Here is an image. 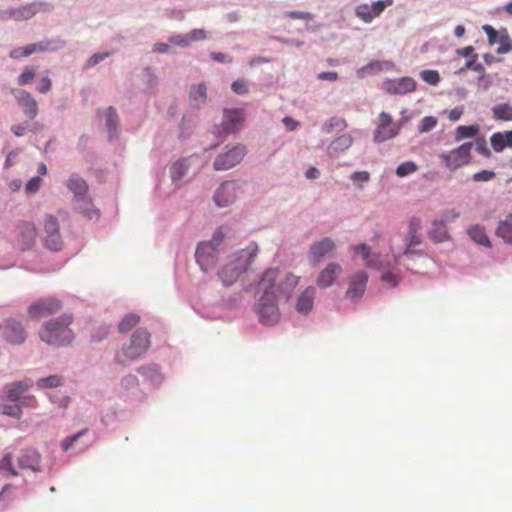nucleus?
<instances>
[{"label":"nucleus","instance_id":"1","mask_svg":"<svg viewBox=\"0 0 512 512\" xmlns=\"http://www.w3.org/2000/svg\"><path fill=\"white\" fill-rule=\"evenodd\" d=\"M277 279V269L269 268L265 270L264 275L260 278L259 285H257V289H259L260 298L257 303H255L254 311L255 315L259 317L260 323L265 326H273L277 323L279 319V310L276 305V296H274L273 291V282H276Z\"/></svg>","mask_w":512,"mask_h":512},{"label":"nucleus","instance_id":"2","mask_svg":"<svg viewBox=\"0 0 512 512\" xmlns=\"http://www.w3.org/2000/svg\"><path fill=\"white\" fill-rule=\"evenodd\" d=\"M257 252L258 246L252 242L245 249L231 255L230 261L226 262L225 266L221 267L220 272H218L221 283L225 284V286L234 284L239 276L247 271Z\"/></svg>","mask_w":512,"mask_h":512},{"label":"nucleus","instance_id":"3","mask_svg":"<svg viewBox=\"0 0 512 512\" xmlns=\"http://www.w3.org/2000/svg\"><path fill=\"white\" fill-rule=\"evenodd\" d=\"M70 323L71 317L68 314H64L60 318L46 323L40 331L41 341L54 346H62L70 343L73 337L70 328H68Z\"/></svg>","mask_w":512,"mask_h":512},{"label":"nucleus","instance_id":"4","mask_svg":"<svg viewBox=\"0 0 512 512\" xmlns=\"http://www.w3.org/2000/svg\"><path fill=\"white\" fill-rule=\"evenodd\" d=\"M149 333L145 329L135 330L130 336L129 344L122 347L120 353L116 354V362L119 365H125L127 361H134L140 358L148 351Z\"/></svg>","mask_w":512,"mask_h":512},{"label":"nucleus","instance_id":"5","mask_svg":"<svg viewBox=\"0 0 512 512\" xmlns=\"http://www.w3.org/2000/svg\"><path fill=\"white\" fill-rule=\"evenodd\" d=\"M224 239V234L221 228L215 231L212 240L209 242L200 243L195 250V261L199 264L202 271L207 272L214 266L216 260V247L221 244Z\"/></svg>","mask_w":512,"mask_h":512},{"label":"nucleus","instance_id":"6","mask_svg":"<svg viewBox=\"0 0 512 512\" xmlns=\"http://www.w3.org/2000/svg\"><path fill=\"white\" fill-rule=\"evenodd\" d=\"M32 386L33 382L30 379L9 383L6 388H4L1 400L21 403L24 406H32V408H36V398L32 395H23L31 389Z\"/></svg>","mask_w":512,"mask_h":512},{"label":"nucleus","instance_id":"7","mask_svg":"<svg viewBox=\"0 0 512 512\" xmlns=\"http://www.w3.org/2000/svg\"><path fill=\"white\" fill-rule=\"evenodd\" d=\"M488 37L489 48L496 51L497 55H507L512 52V39L506 28L495 29L490 25L481 27Z\"/></svg>","mask_w":512,"mask_h":512},{"label":"nucleus","instance_id":"8","mask_svg":"<svg viewBox=\"0 0 512 512\" xmlns=\"http://www.w3.org/2000/svg\"><path fill=\"white\" fill-rule=\"evenodd\" d=\"M243 157H245V147L243 145L226 146L225 151L216 156L215 161H213V169L216 171L232 169L242 161Z\"/></svg>","mask_w":512,"mask_h":512},{"label":"nucleus","instance_id":"9","mask_svg":"<svg viewBox=\"0 0 512 512\" xmlns=\"http://www.w3.org/2000/svg\"><path fill=\"white\" fill-rule=\"evenodd\" d=\"M242 193V184L236 181H225L221 183L220 187L216 188L215 195H213V202L216 207L225 208L234 204L235 200Z\"/></svg>","mask_w":512,"mask_h":512},{"label":"nucleus","instance_id":"10","mask_svg":"<svg viewBox=\"0 0 512 512\" xmlns=\"http://www.w3.org/2000/svg\"><path fill=\"white\" fill-rule=\"evenodd\" d=\"M474 148L476 151H479V141L476 142H468L458 147L457 149L452 150V152L444 155V162L447 165L448 169L455 170L460 166L469 163V158L471 157V149Z\"/></svg>","mask_w":512,"mask_h":512},{"label":"nucleus","instance_id":"11","mask_svg":"<svg viewBox=\"0 0 512 512\" xmlns=\"http://www.w3.org/2000/svg\"><path fill=\"white\" fill-rule=\"evenodd\" d=\"M44 246L52 252L62 249V237L60 236L59 222L52 215L44 217Z\"/></svg>","mask_w":512,"mask_h":512},{"label":"nucleus","instance_id":"12","mask_svg":"<svg viewBox=\"0 0 512 512\" xmlns=\"http://www.w3.org/2000/svg\"><path fill=\"white\" fill-rule=\"evenodd\" d=\"M399 133V124L393 121V118L386 113L379 114V123L374 130V142L382 143L386 140H391Z\"/></svg>","mask_w":512,"mask_h":512},{"label":"nucleus","instance_id":"13","mask_svg":"<svg viewBox=\"0 0 512 512\" xmlns=\"http://www.w3.org/2000/svg\"><path fill=\"white\" fill-rule=\"evenodd\" d=\"M62 308L59 299L43 298L28 307V316L32 319L46 318Z\"/></svg>","mask_w":512,"mask_h":512},{"label":"nucleus","instance_id":"14","mask_svg":"<svg viewBox=\"0 0 512 512\" xmlns=\"http://www.w3.org/2000/svg\"><path fill=\"white\" fill-rule=\"evenodd\" d=\"M392 4L393 0H379L371 4H361L354 8V15L362 22L371 23L373 19L385 11V8Z\"/></svg>","mask_w":512,"mask_h":512},{"label":"nucleus","instance_id":"15","mask_svg":"<svg viewBox=\"0 0 512 512\" xmlns=\"http://www.w3.org/2000/svg\"><path fill=\"white\" fill-rule=\"evenodd\" d=\"M382 89L388 95H405L415 90V81L411 77L387 79L382 83Z\"/></svg>","mask_w":512,"mask_h":512},{"label":"nucleus","instance_id":"16","mask_svg":"<svg viewBox=\"0 0 512 512\" xmlns=\"http://www.w3.org/2000/svg\"><path fill=\"white\" fill-rule=\"evenodd\" d=\"M36 240V227L31 222H21L17 224V243L18 248L25 251L33 247Z\"/></svg>","mask_w":512,"mask_h":512},{"label":"nucleus","instance_id":"17","mask_svg":"<svg viewBox=\"0 0 512 512\" xmlns=\"http://www.w3.org/2000/svg\"><path fill=\"white\" fill-rule=\"evenodd\" d=\"M2 337L12 345H21L26 340V331L18 320L10 318L4 324Z\"/></svg>","mask_w":512,"mask_h":512},{"label":"nucleus","instance_id":"18","mask_svg":"<svg viewBox=\"0 0 512 512\" xmlns=\"http://www.w3.org/2000/svg\"><path fill=\"white\" fill-rule=\"evenodd\" d=\"M18 468L30 472L41 471V455L32 448L24 449L17 457Z\"/></svg>","mask_w":512,"mask_h":512},{"label":"nucleus","instance_id":"19","mask_svg":"<svg viewBox=\"0 0 512 512\" xmlns=\"http://www.w3.org/2000/svg\"><path fill=\"white\" fill-rule=\"evenodd\" d=\"M342 273V268L340 264L335 262H328L327 266L324 269L320 270L319 275L316 278V285L321 289H326L333 286L334 281L340 276Z\"/></svg>","mask_w":512,"mask_h":512},{"label":"nucleus","instance_id":"20","mask_svg":"<svg viewBox=\"0 0 512 512\" xmlns=\"http://www.w3.org/2000/svg\"><path fill=\"white\" fill-rule=\"evenodd\" d=\"M456 218H458V213L453 210H449L445 212L444 220H434V222H432L431 232H429L432 241L442 243L447 240L448 233L446 232L445 222L453 221Z\"/></svg>","mask_w":512,"mask_h":512},{"label":"nucleus","instance_id":"21","mask_svg":"<svg viewBox=\"0 0 512 512\" xmlns=\"http://www.w3.org/2000/svg\"><path fill=\"white\" fill-rule=\"evenodd\" d=\"M334 251V242L330 238H322L319 241L312 243L309 248V258L311 262L317 264L321 259L330 255Z\"/></svg>","mask_w":512,"mask_h":512},{"label":"nucleus","instance_id":"22","mask_svg":"<svg viewBox=\"0 0 512 512\" xmlns=\"http://www.w3.org/2000/svg\"><path fill=\"white\" fill-rule=\"evenodd\" d=\"M298 284L299 277L293 274H286L285 278L281 280L278 286L273 284V288L270 291L275 294V297H285L286 299H289V297H291L292 291H294Z\"/></svg>","mask_w":512,"mask_h":512},{"label":"nucleus","instance_id":"23","mask_svg":"<svg viewBox=\"0 0 512 512\" xmlns=\"http://www.w3.org/2000/svg\"><path fill=\"white\" fill-rule=\"evenodd\" d=\"M367 285V274L363 271H358L351 277L350 286L346 290V297L348 299H357L362 296Z\"/></svg>","mask_w":512,"mask_h":512},{"label":"nucleus","instance_id":"24","mask_svg":"<svg viewBox=\"0 0 512 512\" xmlns=\"http://www.w3.org/2000/svg\"><path fill=\"white\" fill-rule=\"evenodd\" d=\"M243 121V110L231 109L225 110L223 113V121H221V128L227 133H233L237 131V127Z\"/></svg>","mask_w":512,"mask_h":512},{"label":"nucleus","instance_id":"25","mask_svg":"<svg viewBox=\"0 0 512 512\" xmlns=\"http://www.w3.org/2000/svg\"><path fill=\"white\" fill-rule=\"evenodd\" d=\"M67 188H69L70 192L74 193L75 201L89 205V198L86 196L88 185H86V182L83 179L70 177V179L67 180Z\"/></svg>","mask_w":512,"mask_h":512},{"label":"nucleus","instance_id":"26","mask_svg":"<svg viewBox=\"0 0 512 512\" xmlns=\"http://www.w3.org/2000/svg\"><path fill=\"white\" fill-rule=\"evenodd\" d=\"M15 98H17L18 106L22 107L23 114L30 119H34L37 115V105L33 97L26 91H20Z\"/></svg>","mask_w":512,"mask_h":512},{"label":"nucleus","instance_id":"27","mask_svg":"<svg viewBox=\"0 0 512 512\" xmlns=\"http://www.w3.org/2000/svg\"><path fill=\"white\" fill-rule=\"evenodd\" d=\"M491 147L497 153L506 148H512V130L492 134Z\"/></svg>","mask_w":512,"mask_h":512},{"label":"nucleus","instance_id":"28","mask_svg":"<svg viewBox=\"0 0 512 512\" xmlns=\"http://www.w3.org/2000/svg\"><path fill=\"white\" fill-rule=\"evenodd\" d=\"M351 251L356 255H360L366 266L377 267L378 254L373 253L372 250H370V247L366 244L353 245L351 246Z\"/></svg>","mask_w":512,"mask_h":512},{"label":"nucleus","instance_id":"29","mask_svg":"<svg viewBox=\"0 0 512 512\" xmlns=\"http://www.w3.org/2000/svg\"><path fill=\"white\" fill-rule=\"evenodd\" d=\"M4 14H10L15 21H25L36 14V8L34 4H27L19 8L4 10Z\"/></svg>","mask_w":512,"mask_h":512},{"label":"nucleus","instance_id":"30","mask_svg":"<svg viewBox=\"0 0 512 512\" xmlns=\"http://www.w3.org/2000/svg\"><path fill=\"white\" fill-rule=\"evenodd\" d=\"M314 297L315 289L307 287L306 290L299 295L298 302H296V310H298L299 313H307L312 310Z\"/></svg>","mask_w":512,"mask_h":512},{"label":"nucleus","instance_id":"31","mask_svg":"<svg viewBox=\"0 0 512 512\" xmlns=\"http://www.w3.org/2000/svg\"><path fill=\"white\" fill-rule=\"evenodd\" d=\"M492 117L497 121H512V107L507 103H502L492 108Z\"/></svg>","mask_w":512,"mask_h":512},{"label":"nucleus","instance_id":"32","mask_svg":"<svg viewBox=\"0 0 512 512\" xmlns=\"http://www.w3.org/2000/svg\"><path fill=\"white\" fill-rule=\"evenodd\" d=\"M190 167V158H182L171 166V178L173 181H180Z\"/></svg>","mask_w":512,"mask_h":512},{"label":"nucleus","instance_id":"33","mask_svg":"<svg viewBox=\"0 0 512 512\" xmlns=\"http://www.w3.org/2000/svg\"><path fill=\"white\" fill-rule=\"evenodd\" d=\"M497 236L504 239L505 243L512 244V218H505L497 227Z\"/></svg>","mask_w":512,"mask_h":512},{"label":"nucleus","instance_id":"34","mask_svg":"<svg viewBox=\"0 0 512 512\" xmlns=\"http://www.w3.org/2000/svg\"><path fill=\"white\" fill-rule=\"evenodd\" d=\"M104 120H106V129H108L109 137L114 135L117 129V114L113 107H108L103 111Z\"/></svg>","mask_w":512,"mask_h":512},{"label":"nucleus","instance_id":"35","mask_svg":"<svg viewBox=\"0 0 512 512\" xmlns=\"http://www.w3.org/2000/svg\"><path fill=\"white\" fill-rule=\"evenodd\" d=\"M140 321V317L136 314H128L122 318L121 322L118 325V331L122 334L127 333L131 329H133L138 322Z\"/></svg>","mask_w":512,"mask_h":512},{"label":"nucleus","instance_id":"36","mask_svg":"<svg viewBox=\"0 0 512 512\" xmlns=\"http://www.w3.org/2000/svg\"><path fill=\"white\" fill-rule=\"evenodd\" d=\"M0 473L4 475V477H16L18 476V472L15 470L13 465H11V454L7 453L2 456L0 459Z\"/></svg>","mask_w":512,"mask_h":512},{"label":"nucleus","instance_id":"37","mask_svg":"<svg viewBox=\"0 0 512 512\" xmlns=\"http://www.w3.org/2000/svg\"><path fill=\"white\" fill-rule=\"evenodd\" d=\"M27 407L28 406H24L20 402H15L14 404H2V414L19 419L21 417V409Z\"/></svg>","mask_w":512,"mask_h":512},{"label":"nucleus","instance_id":"38","mask_svg":"<svg viewBox=\"0 0 512 512\" xmlns=\"http://www.w3.org/2000/svg\"><path fill=\"white\" fill-rule=\"evenodd\" d=\"M62 384V378L58 375H50L46 378H40V380L36 381V385H38L41 389L48 388H56Z\"/></svg>","mask_w":512,"mask_h":512},{"label":"nucleus","instance_id":"39","mask_svg":"<svg viewBox=\"0 0 512 512\" xmlns=\"http://www.w3.org/2000/svg\"><path fill=\"white\" fill-rule=\"evenodd\" d=\"M190 99L194 102L204 103L206 99V87L203 84L194 85L190 88Z\"/></svg>","mask_w":512,"mask_h":512},{"label":"nucleus","instance_id":"40","mask_svg":"<svg viewBox=\"0 0 512 512\" xmlns=\"http://www.w3.org/2000/svg\"><path fill=\"white\" fill-rule=\"evenodd\" d=\"M479 132V126L471 125V126H458L457 128V140H463L465 138H470Z\"/></svg>","mask_w":512,"mask_h":512},{"label":"nucleus","instance_id":"41","mask_svg":"<svg viewBox=\"0 0 512 512\" xmlns=\"http://www.w3.org/2000/svg\"><path fill=\"white\" fill-rule=\"evenodd\" d=\"M416 171H417V165L413 161H406V162L398 165L397 171H395V173H397L398 177H405V176L411 175L412 173H414Z\"/></svg>","mask_w":512,"mask_h":512},{"label":"nucleus","instance_id":"42","mask_svg":"<svg viewBox=\"0 0 512 512\" xmlns=\"http://www.w3.org/2000/svg\"><path fill=\"white\" fill-rule=\"evenodd\" d=\"M77 202V206H75V209L79 210V213L83 215V217L92 220L94 217L97 216L96 209L93 208V204L90 203V205H86L84 203H81L79 201Z\"/></svg>","mask_w":512,"mask_h":512},{"label":"nucleus","instance_id":"43","mask_svg":"<svg viewBox=\"0 0 512 512\" xmlns=\"http://www.w3.org/2000/svg\"><path fill=\"white\" fill-rule=\"evenodd\" d=\"M437 126V119L434 116H426L419 122V133H426Z\"/></svg>","mask_w":512,"mask_h":512},{"label":"nucleus","instance_id":"44","mask_svg":"<svg viewBox=\"0 0 512 512\" xmlns=\"http://www.w3.org/2000/svg\"><path fill=\"white\" fill-rule=\"evenodd\" d=\"M421 79L432 86H436L440 82V76L436 70L421 71Z\"/></svg>","mask_w":512,"mask_h":512},{"label":"nucleus","instance_id":"45","mask_svg":"<svg viewBox=\"0 0 512 512\" xmlns=\"http://www.w3.org/2000/svg\"><path fill=\"white\" fill-rule=\"evenodd\" d=\"M20 51L25 55H31L33 53H40L47 50V44H28L25 47H18Z\"/></svg>","mask_w":512,"mask_h":512},{"label":"nucleus","instance_id":"46","mask_svg":"<svg viewBox=\"0 0 512 512\" xmlns=\"http://www.w3.org/2000/svg\"><path fill=\"white\" fill-rule=\"evenodd\" d=\"M85 432H86V430H82V431L77 432L74 435H71L68 438L62 440V443H61L62 451H68V449H70L73 446L75 441H77L80 437H82Z\"/></svg>","mask_w":512,"mask_h":512},{"label":"nucleus","instance_id":"47","mask_svg":"<svg viewBox=\"0 0 512 512\" xmlns=\"http://www.w3.org/2000/svg\"><path fill=\"white\" fill-rule=\"evenodd\" d=\"M41 182L42 181L40 177H32V179L28 180L27 185H25V192L28 194H35L37 191H39Z\"/></svg>","mask_w":512,"mask_h":512},{"label":"nucleus","instance_id":"48","mask_svg":"<svg viewBox=\"0 0 512 512\" xmlns=\"http://www.w3.org/2000/svg\"><path fill=\"white\" fill-rule=\"evenodd\" d=\"M34 78V71L29 69V68H25V70H23L22 74H20V76H18V85L20 86H26L28 85V83H30Z\"/></svg>","mask_w":512,"mask_h":512},{"label":"nucleus","instance_id":"49","mask_svg":"<svg viewBox=\"0 0 512 512\" xmlns=\"http://www.w3.org/2000/svg\"><path fill=\"white\" fill-rule=\"evenodd\" d=\"M121 386L126 390H131L138 386V379L133 375L124 376L121 380Z\"/></svg>","mask_w":512,"mask_h":512},{"label":"nucleus","instance_id":"50","mask_svg":"<svg viewBox=\"0 0 512 512\" xmlns=\"http://www.w3.org/2000/svg\"><path fill=\"white\" fill-rule=\"evenodd\" d=\"M182 36H184L188 39H191L194 42H198L200 40L206 39V31L203 29H194V30L190 31L189 33L184 34Z\"/></svg>","mask_w":512,"mask_h":512},{"label":"nucleus","instance_id":"51","mask_svg":"<svg viewBox=\"0 0 512 512\" xmlns=\"http://www.w3.org/2000/svg\"><path fill=\"white\" fill-rule=\"evenodd\" d=\"M169 42H171L172 44H174L176 46L188 47L190 45V43L193 42V40H191L183 35H176V36H171V38H169Z\"/></svg>","mask_w":512,"mask_h":512},{"label":"nucleus","instance_id":"52","mask_svg":"<svg viewBox=\"0 0 512 512\" xmlns=\"http://www.w3.org/2000/svg\"><path fill=\"white\" fill-rule=\"evenodd\" d=\"M231 90L238 95H246L248 93L247 85L242 79H238L231 84Z\"/></svg>","mask_w":512,"mask_h":512},{"label":"nucleus","instance_id":"53","mask_svg":"<svg viewBox=\"0 0 512 512\" xmlns=\"http://www.w3.org/2000/svg\"><path fill=\"white\" fill-rule=\"evenodd\" d=\"M419 244H420L419 235L408 233V236H406L405 254H409V249H411L414 246H419Z\"/></svg>","mask_w":512,"mask_h":512},{"label":"nucleus","instance_id":"54","mask_svg":"<svg viewBox=\"0 0 512 512\" xmlns=\"http://www.w3.org/2000/svg\"><path fill=\"white\" fill-rule=\"evenodd\" d=\"M461 115H463V106H458L447 111L448 120H450V122L458 121L461 118Z\"/></svg>","mask_w":512,"mask_h":512},{"label":"nucleus","instance_id":"55","mask_svg":"<svg viewBox=\"0 0 512 512\" xmlns=\"http://www.w3.org/2000/svg\"><path fill=\"white\" fill-rule=\"evenodd\" d=\"M50 90V79L48 77H43L38 82V86H36V91L40 94H45Z\"/></svg>","mask_w":512,"mask_h":512},{"label":"nucleus","instance_id":"56","mask_svg":"<svg viewBox=\"0 0 512 512\" xmlns=\"http://www.w3.org/2000/svg\"><path fill=\"white\" fill-rule=\"evenodd\" d=\"M369 177L370 176H368L367 171H358V172H354L353 174H351V181H353L354 183H358V182L365 183L368 181Z\"/></svg>","mask_w":512,"mask_h":512},{"label":"nucleus","instance_id":"57","mask_svg":"<svg viewBox=\"0 0 512 512\" xmlns=\"http://www.w3.org/2000/svg\"><path fill=\"white\" fill-rule=\"evenodd\" d=\"M108 56H109L108 53L93 54L92 57H90V59H88L87 66L88 67L96 66V64L103 61Z\"/></svg>","mask_w":512,"mask_h":512},{"label":"nucleus","instance_id":"58","mask_svg":"<svg viewBox=\"0 0 512 512\" xmlns=\"http://www.w3.org/2000/svg\"><path fill=\"white\" fill-rule=\"evenodd\" d=\"M286 17L290 19H301V20H310L312 16L307 12H299V11H291L286 13Z\"/></svg>","mask_w":512,"mask_h":512},{"label":"nucleus","instance_id":"59","mask_svg":"<svg viewBox=\"0 0 512 512\" xmlns=\"http://www.w3.org/2000/svg\"><path fill=\"white\" fill-rule=\"evenodd\" d=\"M420 230V220L418 217H413L408 222V233L417 234Z\"/></svg>","mask_w":512,"mask_h":512},{"label":"nucleus","instance_id":"60","mask_svg":"<svg viewBox=\"0 0 512 512\" xmlns=\"http://www.w3.org/2000/svg\"><path fill=\"white\" fill-rule=\"evenodd\" d=\"M382 281L390 284V286H396L398 284V276L391 272H385V274L382 275Z\"/></svg>","mask_w":512,"mask_h":512},{"label":"nucleus","instance_id":"61","mask_svg":"<svg viewBox=\"0 0 512 512\" xmlns=\"http://www.w3.org/2000/svg\"><path fill=\"white\" fill-rule=\"evenodd\" d=\"M317 79L335 82L336 80H338V74L333 71L322 72L319 74V76H317Z\"/></svg>","mask_w":512,"mask_h":512},{"label":"nucleus","instance_id":"62","mask_svg":"<svg viewBox=\"0 0 512 512\" xmlns=\"http://www.w3.org/2000/svg\"><path fill=\"white\" fill-rule=\"evenodd\" d=\"M333 145H335L337 147L347 148V147L351 146V137H349V136L338 137V139L335 140V142H333Z\"/></svg>","mask_w":512,"mask_h":512},{"label":"nucleus","instance_id":"63","mask_svg":"<svg viewBox=\"0 0 512 512\" xmlns=\"http://www.w3.org/2000/svg\"><path fill=\"white\" fill-rule=\"evenodd\" d=\"M283 124H285L286 130L288 131H293L299 126V123L293 120L290 116L283 118Z\"/></svg>","mask_w":512,"mask_h":512},{"label":"nucleus","instance_id":"64","mask_svg":"<svg viewBox=\"0 0 512 512\" xmlns=\"http://www.w3.org/2000/svg\"><path fill=\"white\" fill-rule=\"evenodd\" d=\"M10 130H12V133L17 137H21L26 133V128L22 125H14Z\"/></svg>","mask_w":512,"mask_h":512}]
</instances>
